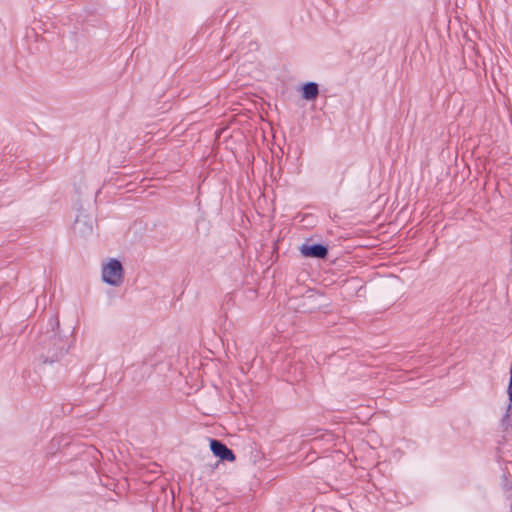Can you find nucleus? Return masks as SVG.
Masks as SVG:
<instances>
[{
    "instance_id": "7",
    "label": "nucleus",
    "mask_w": 512,
    "mask_h": 512,
    "mask_svg": "<svg viewBox=\"0 0 512 512\" xmlns=\"http://www.w3.org/2000/svg\"><path fill=\"white\" fill-rule=\"evenodd\" d=\"M507 395H508L509 403L507 405L504 415L501 418L500 426L504 433L512 434V418L510 415L511 409H512V399L508 393H507Z\"/></svg>"
},
{
    "instance_id": "1",
    "label": "nucleus",
    "mask_w": 512,
    "mask_h": 512,
    "mask_svg": "<svg viewBox=\"0 0 512 512\" xmlns=\"http://www.w3.org/2000/svg\"><path fill=\"white\" fill-rule=\"evenodd\" d=\"M69 338L62 335L57 314H52L35 344V353L43 364L59 362L69 351Z\"/></svg>"
},
{
    "instance_id": "3",
    "label": "nucleus",
    "mask_w": 512,
    "mask_h": 512,
    "mask_svg": "<svg viewBox=\"0 0 512 512\" xmlns=\"http://www.w3.org/2000/svg\"><path fill=\"white\" fill-rule=\"evenodd\" d=\"M299 251L305 258L326 259L329 254V246L315 243L312 238H307L299 247Z\"/></svg>"
},
{
    "instance_id": "8",
    "label": "nucleus",
    "mask_w": 512,
    "mask_h": 512,
    "mask_svg": "<svg viewBox=\"0 0 512 512\" xmlns=\"http://www.w3.org/2000/svg\"><path fill=\"white\" fill-rule=\"evenodd\" d=\"M305 300H307V301H310V302H311V301H313V300H314V296H313V295H309V296H307V297L305 298Z\"/></svg>"
},
{
    "instance_id": "6",
    "label": "nucleus",
    "mask_w": 512,
    "mask_h": 512,
    "mask_svg": "<svg viewBox=\"0 0 512 512\" xmlns=\"http://www.w3.org/2000/svg\"><path fill=\"white\" fill-rule=\"evenodd\" d=\"M319 95V85L316 82H306L301 87V97L307 101L315 100Z\"/></svg>"
},
{
    "instance_id": "5",
    "label": "nucleus",
    "mask_w": 512,
    "mask_h": 512,
    "mask_svg": "<svg viewBox=\"0 0 512 512\" xmlns=\"http://www.w3.org/2000/svg\"><path fill=\"white\" fill-rule=\"evenodd\" d=\"M210 450L213 455L221 461L233 462L236 459L235 453L224 442L218 439H210Z\"/></svg>"
},
{
    "instance_id": "4",
    "label": "nucleus",
    "mask_w": 512,
    "mask_h": 512,
    "mask_svg": "<svg viewBox=\"0 0 512 512\" xmlns=\"http://www.w3.org/2000/svg\"><path fill=\"white\" fill-rule=\"evenodd\" d=\"M93 224L94 219L91 216L80 213L75 219L73 232L81 238L89 237L93 233Z\"/></svg>"
},
{
    "instance_id": "2",
    "label": "nucleus",
    "mask_w": 512,
    "mask_h": 512,
    "mask_svg": "<svg viewBox=\"0 0 512 512\" xmlns=\"http://www.w3.org/2000/svg\"><path fill=\"white\" fill-rule=\"evenodd\" d=\"M103 281L111 286H119L124 279V268L120 260L111 258L102 268Z\"/></svg>"
}]
</instances>
